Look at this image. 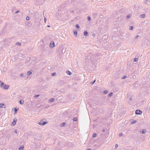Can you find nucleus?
Here are the masks:
<instances>
[{
	"label": "nucleus",
	"instance_id": "f257e3e1",
	"mask_svg": "<svg viewBox=\"0 0 150 150\" xmlns=\"http://www.w3.org/2000/svg\"><path fill=\"white\" fill-rule=\"evenodd\" d=\"M47 123V122L44 121V120H41L38 123V124L40 125H44Z\"/></svg>",
	"mask_w": 150,
	"mask_h": 150
},
{
	"label": "nucleus",
	"instance_id": "f03ea898",
	"mask_svg": "<svg viewBox=\"0 0 150 150\" xmlns=\"http://www.w3.org/2000/svg\"><path fill=\"white\" fill-rule=\"evenodd\" d=\"M142 112L139 110H136L135 113L137 115H141L142 114Z\"/></svg>",
	"mask_w": 150,
	"mask_h": 150
},
{
	"label": "nucleus",
	"instance_id": "7ed1b4c3",
	"mask_svg": "<svg viewBox=\"0 0 150 150\" xmlns=\"http://www.w3.org/2000/svg\"><path fill=\"white\" fill-rule=\"evenodd\" d=\"M9 86L8 85H6L5 84L4 86L2 87L1 88L4 89H8L9 88Z\"/></svg>",
	"mask_w": 150,
	"mask_h": 150
},
{
	"label": "nucleus",
	"instance_id": "20e7f679",
	"mask_svg": "<svg viewBox=\"0 0 150 150\" xmlns=\"http://www.w3.org/2000/svg\"><path fill=\"white\" fill-rule=\"evenodd\" d=\"M17 120L15 119H14L13 121V122H12V125L13 126H14L16 123Z\"/></svg>",
	"mask_w": 150,
	"mask_h": 150
},
{
	"label": "nucleus",
	"instance_id": "39448f33",
	"mask_svg": "<svg viewBox=\"0 0 150 150\" xmlns=\"http://www.w3.org/2000/svg\"><path fill=\"white\" fill-rule=\"evenodd\" d=\"M55 46L54 43V42H53V43H52V42L50 43V47L52 48H53Z\"/></svg>",
	"mask_w": 150,
	"mask_h": 150
},
{
	"label": "nucleus",
	"instance_id": "423d86ee",
	"mask_svg": "<svg viewBox=\"0 0 150 150\" xmlns=\"http://www.w3.org/2000/svg\"><path fill=\"white\" fill-rule=\"evenodd\" d=\"M55 100V98H53L50 99L48 100V102L50 103H51L54 102Z\"/></svg>",
	"mask_w": 150,
	"mask_h": 150
},
{
	"label": "nucleus",
	"instance_id": "0eeeda50",
	"mask_svg": "<svg viewBox=\"0 0 150 150\" xmlns=\"http://www.w3.org/2000/svg\"><path fill=\"white\" fill-rule=\"evenodd\" d=\"M24 146L23 145L21 146L19 148V150H23Z\"/></svg>",
	"mask_w": 150,
	"mask_h": 150
},
{
	"label": "nucleus",
	"instance_id": "6e6552de",
	"mask_svg": "<svg viewBox=\"0 0 150 150\" xmlns=\"http://www.w3.org/2000/svg\"><path fill=\"white\" fill-rule=\"evenodd\" d=\"M84 34L86 36H87L88 35V32L86 31H85L84 32Z\"/></svg>",
	"mask_w": 150,
	"mask_h": 150
},
{
	"label": "nucleus",
	"instance_id": "1a4fd4ad",
	"mask_svg": "<svg viewBox=\"0 0 150 150\" xmlns=\"http://www.w3.org/2000/svg\"><path fill=\"white\" fill-rule=\"evenodd\" d=\"M4 84H4L3 82H1L0 84V86L2 88V87H3V86H4Z\"/></svg>",
	"mask_w": 150,
	"mask_h": 150
},
{
	"label": "nucleus",
	"instance_id": "9d476101",
	"mask_svg": "<svg viewBox=\"0 0 150 150\" xmlns=\"http://www.w3.org/2000/svg\"><path fill=\"white\" fill-rule=\"evenodd\" d=\"M19 102L20 104H23L24 103V100H21Z\"/></svg>",
	"mask_w": 150,
	"mask_h": 150
},
{
	"label": "nucleus",
	"instance_id": "9b49d317",
	"mask_svg": "<svg viewBox=\"0 0 150 150\" xmlns=\"http://www.w3.org/2000/svg\"><path fill=\"white\" fill-rule=\"evenodd\" d=\"M78 32L77 30L75 31L74 32V35L75 36L77 35Z\"/></svg>",
	"mask_w": 150,
	"mask_h": 150
},
{
	"label": "nucleus",
	"instance_id": "f8f14e48",
	"mask_svg": "<svg viewBox=\"0 0 150 150\" xmlns=\"http://www.w3.org/2000/svg\"><path fill=\"white\" fill-rule=\"evenodd\" d=\"M67 73L69 75H71V72L69 71L68 70L67 71Z\"/></svg>",
	"mask_w": 150,
	"mask_h": 150
},
{
	"label": "nucleus",
	"instance_id": "ddd939ff",
	"mask_svg": "<svg viewBox=\"0 0 150 150\" xmlns=\"http://www.w3.org/2000/svg\"><path fill=\"white\" fill-rule=\"evenodd\" d=\"M18 109H16L15 108L14 109V114H16L17 111L18 110Z\"/></svg>",
	"mask_w": 150,
	"mask_h": 150
},
{
	"label": "nucleus",
	"instance_id": "4468645a",
	"mask_svg": "<svg viewBox=\"0 0 150 150\" xmlns=\"http://www.w3.org/2000/svg\"><path fill=\"white\" fill-rule=\"evenodd\" d=\"M97 136V134L96 133H94L93 134L92 137L93 138L96 137Z\"/></svg>",
	"mask_w": 150,
	"mask_h": 150
},
{
	"label": "nucleus",
	"instance_id": "2eb2a0df",
	"mask_svg": "<svg viewBox=\"0 0 150 150\" xmlns=\"http://www.w3.org/2000/svg\"><path fill=\"white\" fill-rule=\"evenodd\" d=\"M146 132V130L145 129H143L142 131V133H143V134H144L145 133V132Z\"/></svg>",
	"mask_w": 150,
	"mask_h": 150
},
{
	"label": "nucleus",
	"instance_id": "dca6fc26",
	"mask_svg": "<svg viewBox=\"0 0 150 150\" xmlns=\"http://www.w3.org/2000/svg\"><path fill=\"white\" fill-rule=\"evenodd\" d=\"M32 74V72L30 71H29L27 72V74L28 75H30Z\"/></svg>",
	"mask_w": 150,
	"mask_h": 150
},
{
	"label": "nucleus",
	"instance_id": "f3484780",
	"mask_svg": "<svg viewBox=\"0 0 150 150\" xmlns=\"http://www.w3.org/2000/svg\"><path fill=\"white\" fill-rule=\"evenodd\" d=\"M73 120L74 121H77L78 119H77V118H76V117H74V118L73 119Z\"/></svg>",
	"mask_w": 150,
	"mask_h": 150
},
{
	"label": "nucleus",
	"instance_id": "a211bd4d",
	"mask_svg": "<svg viewBox=\"0 0 150 150\" xmlns=\"http://www.w3.org/2000/svg\"><path fill=\"white\" fill-rule=\"evenodd\" d=\"M131 15L130 14H129V15H128L127 16V19H128L129 18L131 17Z\"/></svg>",
	"mask_w": 150,
	"mask_h": 150
},
{
	"label": "nucleus",
	"instance_id": "6ab92c4d",
	"mask_svg": "<svg viewBox=\"0 0 150 150\" xmlns=\"http://www.w3.org/2000/svg\"><path fill=\"white\" fill-rule=\"evenodd\" d=\"M16 44L17 45L20 46L21 45V43L20 42H16Z\"/></svg>",
	"mask_w": 150,
	"mask_h": 150
},
{
	"label": "nucleus",
	"instance_id": "aec40b11",
	"mask_svg": "<svg viewBox=\"0 0 150 150\" xmlns=\"http://www.w3.org/2000/svg\"><path fill=\"white\" fill-rule=\"evenodd\" d=\"M145 17V14H143L141 15V17L142 18H144Z\"/></svg>",
	"mask_w": 150,
	"mask_h": 150
},
{
	"label": "nucleus",
	"instance_id": "412c9836",
	"mask_svg": "<svg viewBox=\"0 0 150 150\" xmlns=\"http://www.w3.org/2000/svg\"><path fill=\"white\" fill-rule=\"evenodd\" d=\"M138 60V59L137 58H136L134 59V62H137Z\"/></svg>",
	"mask_w": 150,
	"mask_h": 150
},
{
	"label": "nucleus",
	"instance_id": "4be33fe9",
	"mask_svg": "<svg viewBox=\"0 0 150 150\" xmlns=\"http://www.w3.org/2000/svg\"><path fill=\"white\" fill-rule=\"evenodd\" d=\"M108 92V90H105L104 91V93L105 94L107 93Z\"/></svg>",
	"mask_w": 150,
	"mask_h": 150
},
{
	"label": "nucleus",
	"instance_id": "5701e85b",
	"mask_svg": "<svg viewBox=\"0 0 150 150\" xmlns=\"http://www.w3.org/2000/svg\"><path fill=\"white\" fill-rule=\"evenodd\" d=\"M88 19L89 21H91V18L90 16H88Z\"/></svg>",
	"mask_w": 150,
	"mask_h": 150
},
{
	"label": "nucleus",
	"instance_id": "b1692460",
	"mask_svg": "<svg viewBox=\"0 0 150 150\" xmlns=\"http://www.w3.org/2000/svg\"><path fill=\"white\" fill-rule=\"evenodd\" d=\"M95 81H96V80H94L93 81V82H91V84H92H92H93L95 83Z\"/></svg>",
	"mask_w": 150,
	"mask_h": 150
},
{
	"label": "nucleus",
	"instance_id": "393cba45",
	"mask_svg": "<svg viewBox=\"0 0 150 150\" xmlns=\"http://www.w3.org/2000/svg\"><path fill=\"white\" fill-rule=\"evenodd\" d=\"M76 27L77 28H79V26L78 24H76Z\"/></svg>",
	"mask_w": 150,
	"mask_h": 150
},
{
	"label": "nucleus",
	"instance_id": "a878e982",
	"mask_svg": "<svg viewBox=\"0 0 150 150\" xmlns=\"http://www.w3.org/2000/svg\"><path fill=\"white\" fill-rule=\"evenodd\" d=\"M40 96V95L39 94L35 95V98H37V97H38L39 96Z\"/></svg>",
	"mask_w": 150,
	"mask_h": 150
},
{
	"label": "nucleus",
	"instance_id": "bb28decb",
	"mask_svg": "<svg viewBox=\"0 0 150 150\" xmlns=\"http://www.w3.org/2000/svg\"><path fill=\"white\" fill-rule=\"evenodd\" d=\"M133 29V26H131L129 28L130 30H132Z\"/></svg>",
	"mask_w": 150,
	"mask_h": 150
},
{
	"label": "nucleus",
	"instance_id": "cd10ccee",
	"mask_svg": "<svg viewBox=\"0 0 150 150\" xmlns=\"http://www.w3.org/2000/svg\"><path fill=\"white\" fill-rule=\"evenodd\" d=\"M127 78V76L126 75H125L122 78V79H125Z\"/></svg>",
	"mask_w": 150,
	"mask_h": 150
},
{
	"label": "nucleus",
	"instance_id": "c85d7f7f",
	"mask_svg": "<svg viewBox=\"0 0 150 150\" xmlns=\"http://www.w3.org/2000/svg\"><path fill=\"white\" fill-rule=\"evenodd\" d=\"M112 94L113 93L111 92L109 94V95L111 97L112 96Z\"/></svg>",
	"mask_w": 150,
	"mask_h": 150
},
{
	"label": "nucleus",
	"instance_id": "c756f323",
	"mask_svg": "<svg viewBox=\"0 0 150 150\" xmlns=\"http://www.w3.org/2000/svg\"><path fill=\"white\" fill-rule=\"evenodd\" d=\"M148 0H146L144 2V3L146 4H147L148 2Z\"/></svg>",
	"mask_w": 150,
	"mask_h": 150
},
{
	"label": "nucleus",
	"instance_id": "7c9ffc66",
	"mask_svg": "<svg viewBox=\"0 0 150 150\" xmlns=\"http://www.w3.org/2000/svg\"><path fill=\"white\" fill-rule=\"evenodd\" d=\"M2 105H4V104H0V107L2 108L3 107Z\"/></svg>",
	"mask_w": 150,
	"mask_h": 150
},
{
	"label": "nucleus",
	"instance_id": "2f4dec72",
	"mask_svg": "<svg viewBox=\"0 0 150 150\" xmlns=\"http://www.w3.org/2000/svg\"><path fill=\"white\" fill-rule=\"evenodd\" d=\"M56 73L55 72L52 73V75L53 76H55L56 75Z\"/></svg>",
	"mask_w": 150,
	"mask_h": 150
},
{
	"label": "nucleus",
	"instance_id": "473e14b6",
	"mask_svg": "<svg viewBox=\"0 0 150 150\" xmlns=\"http://www.w3.org/2000/svg\"><path fill=\"white\" fill-rule=\"evenodd\" d=\"M26 19L27 20H28L29 19V16H27L26 17Z\"/></svg>",
	"mask_w": 150,
	"mask_h": 150
},
{
	"label": "nucleus",
	"instance_id": "72a5a7b5",
	"mask_svg": "<svg viewBox=\"0 0 150 150\" xmlns=\"http://www.w3.org/2000/svg\"><path fill=\"white\" fill-rule=\"evenodd\" d=\"M123 135L122 133H120L119 134V136L120 137Z\"/></svg>",
	"mask_w": 150,
	"mask_h": 150
},
{
	"label": "nucleus",
	"instance_id": "f704fd0d",
	"mask_svg": "<svg viewBox=\"0 0 150 150\" xmlns=\"http://www.w3.org/2000/svg\"><path fill=\"white\" fill-rule=\"evenodd\" d=\"M103 17V16L102 15H101L100 16V18H102Z\"/></svg>",
	"mask_w": 150,
	"mask_h": 150
},
{
	"label": "nucleus",
	"instance_id": "c9c22d12",
	"mask_svg": "<svg viewBox=\"0 0 150 150\" xmlns=\"http://www.w3.org/2000/svg\"><path fill=\"white\" fill-rule=\"evenodd\" d=\"M23 75H24L23 74L21 73L20 74V76L21 77H22V76H23Z\"/></svg>",
	"mask_w": 150,
	"mask_h": 150
},
{
	"label": "nucleus",
	"instance_id": "e433bc0d",
	"mask_svg": "<svg viewBox=\"0 0 150 150\" xmlns=\"http://www.w3.org/2000/svg\"><path fill=\"white\" fill-rule=\"evenodd\" d=\"M136 120H134V121H132V124H134V123H136Z\"/></svg>",
	"mask_w": 150,
	"mask_h": 150
},
{
	"label": "nucleus",
	"instance_id": "4c0bfd02",
	"mask_svg": "<svg viewBox=\"0 0 150 150\" xmlns=\"http://www.w3.org/2000/svg\"><path fill=\"white\" fill-rule=\"evenodd\" d=\"M139 37V35H137V36H136L135 37V39H137V38Z\"/></svg>",
	"mask_w": 150,
	"mask_h": 150
},
{
	"label": "nucleus",
	"instance_id": "58836bf2",
	"mask_svg": "<svg viewBox=\"0 0 150 150\" xmlns=\"http://www.w3.org/2000/svg\"><path fill=\"white\" fill-rule=\"evenodd\" d=\"M20 12L19 11V10H18L16 12H15V14H16L17 13H18Z\"/></svg>",
	"mask_w": 150,
	"mask_h": 150
},
{
	"label": "nucleus",
	"instance_id": "ea45409f",
	"mask_svg": "<svg viewBox=\"0 0 150 150\" xmlns=\"http://www.w3.org/2000/svg\"><path fill=\"white\" fill-rule=\"evenodd\" d=\"M44 21H45V23H46V21H47V18H45Z\"/></svg>",
	"mask_w": 150,
	"mask_h": 150
},
{
	"label": "nucleus",
	"instance_id": "a19ab883",
	"mask_svg": "<svg viewBox=\"0 0 150 150\" xmlns=\"http://www.w3.org/2000/svg\"><path fill=\"white\" fill-rule=\"evenodd\" d=\"M118 145L117 144H116V145H115V147H116V148H117L118 147Z\"/></svg>",
	"mask_w": 150,
	"mask_h": 150
},
{
	"label": "nucleus",
	"instance_id": "79ce46f5",
	"mask_svg": "<svg viewBox=\"0 0 150 150\" xmlns=\"http://www.w3.org/2000/svg\"><path fill=\"white\" fill-rule=\"evenodd\" d=\"M95 125H93V128H94L95 127Z\"/></svg>",
	"mask_w": 150,
	"mask_h": 150
},
{
	"label": "nucleus",
	"instance_id": "37998d69",
	"mask_svg": "<svg viewBox=\"0 0 150 150\" xmlns=\"http://www.w3.org/2000/svg\"><path fill=\"white\" fill-rule=\"evenodd\" d=\"M15 132L16 133H17V130H15Z\"/></svg>",
	"mask_w": 150,
	"mask_h": 150
},
{
	"label": "nucleus",
	"instance_id": "c03bdc74",
	"mask_svg": "<svg viewBox=\"0 0 150 150\" xmlns=\"http://www.w3.org/2000/svg\"><path fill=\"white\" fill-rule=\"evenodd\" d=\"M132 98L131 97V98H130L129 100H132Z\"/></svg>",
	"mask_w": 150,
	"mask_h": 150
},
{
	"label": "nucleus",
	"instance_id": "a18cd8bd",
	"mask_svg": "<svg viewBox=\"0 0 150 150\" xmlns=\"http://www.w3.org/2000/svg\"><path fill=\"white\" fill-rule=\"evenodd\" d=\"M91 150V149H86V150Z\"/></svg>",
	"mask_w": 150,
	"mask_h": 150
},
{
	"label": "nucleus",
	"instance_id": "49530a36",
	"mask_svg": "<svg viewBox=\"0 0 150 150\" xmlns=\"http://www.w3.org/2000/svg\"><path fill=\"white\" fill-rule=\"evenodd\" d=\"M47 27H50V26L49 25H48Z\"/></svg>",
	"mask_w": 150,
	"mask_h": 150
},
{
	"label": "nucleus",
	"instance_id": "de8ad7c7",
	"mask_svg": "<svg viewBox=\"0 0 150 150\" xmlns=\"http://www.w3.org/2000/svg\"><path fill=\"white\" fill-rule=\"evenodd\" d=\"M63 125H65V123L64 122L63 123Z\"/></svg>",
	"mask_w": 150,
	"mask_h": 150
},
{
	"label": "nucleus",
	"instance_id": "09e8293b",
	"mask_svg": "<svg viewBox=\"0 0 150 150\" xmlns=\"http://www.w3.org/2000/svg\"><path fill=\"white\" fill-rule=\"evenodd\" d=\"M103 132H105V129L103 130Z\"/></svg>",
	"mask_w": 150,
	"mask_h": 150
},
{
	"label": "nucleus",
	"instance_id": "8fccbe9b",
	"mask_svg": "<svg viewBox=\"0 0 150 150\" xmlns=\"http://www.w3.org/2000/svg\"><path fill=\"white\" fill-rule=\"evenodd\" d=\"M1 81L0 80V82L1 83Z\"/></svg>",
	"mask_w": 150,
	"mask_h": 150
}]
</instances>
